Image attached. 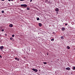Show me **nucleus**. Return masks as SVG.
Here are the masks:
<instances>
[{"label": "nucleus", "instance_id": "6e6552de", "mask_svg": "<svg viewBox=\"0 0 75 75\" xmlns=\"http://www.w3.org/2000/svg\"><path fill=\"white\" fill-rule=\"evenodd\" d=\"M39 25L40 26V27H41V26H42V24H41V23H39Z\"/></svg>", "mask_w": 75, "mask_h": 75}, {"label": "nucleus", "instance_id": "c756f323", "mask_svg": "<svg viewBox=\"0 0 75 75\" xmlns=\"http://www.w3.org/2000/svg\"><path fill=\"white\" fill-rule=\"evenodd\" d=\"M47 55H48V54L47 53Z\"/></svg>", "mask_w": 75, "mask_h": 75}, {"label": "nucleus", "instance_id": "9b49d317", "mask_svg": "<svg viewBox=\"0 0 75 75\" xmlns=\"http://www.w3.org/2000/svg\"><path fill=\"white\" fill-rule=\"evenodd\" d=\"M48 1V0H46V1H45V3H47Z\"/></svg>", "mask_w": 75, "mask_h": 75}, {"label": "nucleus", "instance_id": "dca6fc26", "mask_svg": "<svg viewBox=\"0 0 75 75\" xmlns=\"http://www.w3.org/2000/svg\"><path fill=\"white\" fill-rule=\"evenodd\" d=\"M10 40H13V38H10Z\"/></svg>", "mask_w": 75, "mask_h": 75}, {"label": "nucleus", "instance_id": "a878e982", "mask_svg": "<svg viewBox=\"0 0 75 75\" xmlns=\"http://www.w3.org/2000/svg\"><path fill=\"white\" fill-rule=\"evenodd\" d=\"M11 0H8V1H10Z\"/></svg>", "mask_w": 75, "mask_h": 75}, {"label": "nucleus", "instance_id": "2eb2a0df", "mask_svg": "<svg viewBox=\"0 0 75 75\" xmlns=\"http://www.w3.org/2000/svg\"><path fill=\"white\" fill-rule=\"evenodd\" d=\"M37 19V20H40V18H38Z\"/></svg>", "mask_w": 75, "mask_h": 75}, {"label": "nucleus", "instance_id": "7ed1b4c3", "mask_svg": "<svg viewBox=\"0 0 75 75\" xmlns=\"http://www.w3.org/2000/svg\"><path fill=\"white\" fill-rule=\"evenodd\" d=\"M4 48V47H3V46H1L0 47V49L1 50H2V51H3V49Z\"/></svg>", "mask_w": 75, "mask_h": 75}, {"label": "nucleus", "instance_id": "0eeeda50", "mask_svg": "<svg viewBox=\"0 0 75 75\" xmlns=\"http://www.w3.org/2000/svg\"><path fill=\"white\" fill-rule=\"evenodd\" d=\"M65 28H62V31H64L65 30Z\"/></svg>", "mask_w": 75, "mask_h": 75}, {"label": "nucleus", "instance_id": "c85d7f7f", "mask_svg": "<svg viewBox=\"0 0 75 75\" xmlns=\"http://www.w3.org/2000/svg\"><path fill=\"white\" fill-rule=\"evenodd\" d=\"M1 29L0 30V31H1Z\"/></svg>", "mask_w": 75, "mask_h": 75}, {"label": "nucleus", "instance_id": "423d86ee", "mask_svg": "<svg viewBox=\"0 0 75 75\" xmlns=\"http://www.w3.org/2000/svg\"><path fill=\"white\" fill-rule=\"evenodd\" d=\"M15 59H16L17 61H19L20 60V59L18 58H17L16 57L15 58Z\"/></svg>", "mask_w": 75, "mask_h": 75}, {"label": "nucleus", "instance_id": "4be33fe9", "mask_svg": "<svg viewBox=\"0 0 75 75\" xmlns=\"http://www.w3.org/2000/svg\"><path fill=\"white\" fill-rule=\"evenodd\" d=\"M65 25H68V23H66L65 24Z\"/></svg>", "mask_w": 75, "mask_h": 75}, {"label": "nucleus", "instance_id": "473e14b6", "mask_svg": "<svg viewBox=\"0 0 75 75\" xmlns=\"http://www.w3.org/2000/svg\"><path fill=\"white\" fill-rule=\"evenodd\" d=\"M6 34H5L6 35Z\"/></svg>", "mask_w": 75, "mask_h": 75}, {"label": "nucleus", "instance_id": "a211bd4d", "mask_svg": "<svg viewBox=\"0 0 75 75\" xmlns=\"http://www.w3.org/2000/svg\"><path fill=\"white\" fill-rule=\"evenodd\" d=\"M1 12L2 13H4V11H2Z\"/></svg>", "mask_w": 75, "mask_h": 75}, {"label": "nucleus", "instance_id": "412c9836", "mask_svg": "<svg viewBox=\"0 0 75 75\" xmlns=\"http://www.w3.org/2000/svg\"><path fill=\"white\" fill-rule=\"evenodd\" d=\"M73 69H75V67H73Z\"/></svg>", "mask_w": 75, "mask_h": 75}, {"label": "nucleus", "instance_id": "4468645a", "mask_svg": "<svg viewBox=\"0 0 75 75\" xmlns=\"http://www.w3.org/2000/svg\"><path fill=\"white\" fill-rule=\"evenodd\" d=\"M61 39H63L64 37H63V36L61 37Z\"/></svg>", "mask_w": 75, "mask_h": 75}, {"label": "nucleus", "instance_id": "20e7f679", "mask_svg": "<svg viewBox=\"0 0 75 75\" xmlns=\"http://www.w3.org/2000/svg\"><path fill=\"white\" fill-rule=\"evenodd\" d=\"M56 11H59V9L58 8H56L55 9Z\"/></svg>", "mask_w": 75, "mask_h": 75}, {"label": "nucleus", "instance_id": "1a4fd4ad", "mask_svg": "<svg viewBox=\"0 0 75 75\" xmlns=\"http://www.w3.org/2000/svg\"><path fill=\"white\" fill-rule=\"evenodd\" d=\"M9 27H13V24H11L9 25Z\"/></svg>", "mask_w": 75, "mask_h": 75}, {"label": "nucleus", "instance_id": "39448f33", "mask_svg": "<svg viewBox=\"0 0 75 75\" xmlns=\"http://www.w3.org/2000/svg\"><path fill=\"white\" fill-rule=\"evenodd\" d=\"M66 69H67V70H70V68L69 67H67L66 68Z\"/></svg>", "mask_w": 75, "mask_h": 75}, {"label": "nucleus", "instance_id": "9d476101", "mask_svg": "<svg viewBox=\"0 0 75 75\" xmlns=\"http://www.w3.org/2000/svg\"><path fill=\"white\" fill-rule=\"evenodd\" d=\"M67 49H68L69 50L70 49V47H69V46H67Z\"/></svg>", "mask_w": 75, "mask_h": 75}, {"label": "nucleus", "instance_id": "aec40b11", "mask_svg": "<svg viewBox=\"0 0 75 75\" xmlns=\"http://www.w3.org/2000/svg\"><path fill=\"white\" fill-rule=\"evenodd\" d=\"M1 31H2V32H3V31H4V29H2Z\"/></svg>", "mask_w": 75, "mask_h": 75}, {"label": "nucleus", "instance_id": "5701e85b", "mask_svg": "<svg viewBox=\"0 0 75 75\" xmlns=\"http://www.w3.org/2000/svg\"><path fill=\"white\" fill-rule=\"evenodd\" d=\"M0 58H2V56H1L0 55Z\"/></svg>", "mask_w": 75, "mask_h": 75}, {"label": "nucleus", "instance_id": "b1692460", "mask_svg": "<svg viewBox=\"0 0 75 75\" xmlns=\"http://www.w3.org/2000/svg\"><path fill=\"white\" fill-rule=\"evenodd\" d=\"M20 1H24V0H20Z\"/></svg>", "mask_w": 75, "mask_h": 75}, {"label": "nucleus", "instance_id": "f03ea898", "mask_svg": "<svg viewBox=\"0 0 75 75\" xmlns=\"http://www.w3.org/2000/svg\"><path fill=\"white\" fill-rule=\"evenodd\" d=\"M32 70H33V71H35V72H37V71H38V70L37 69H32Z\"/></svg>", "mask_w": 75, "mask_h": 75}, {"label": "nucleus", "instance_id": "393cba45", "mask_svg": "<svg viewBox=\"0 0 75 75\" xmlns=\"http://www.w3.org/2000/svg\"><path fill=\"white\" fill-rule=\"evenodd\" d=\"M32 0H30V2H31V1H32Z\"/></svg>", "mask_w": 75, "mask_h": 75}, {"label": "nucleus", "instance_id": "2f4dec72", "mask_svg": "<svg viewBox=\"0 0 75 75\" xmlns=\"http://www.w3.org/2000/svg\"><path fill=\"white\" fill-rule=\"evenodd\" d=\"M6 34H5L6 35Z\"/></svg>", "mask_w": 75, "mask_h": 75}, {"label": "nucleus", "instance_id": "f8f14e48", "mask_svg": "<svg viewBox=\"0 0 75 75\" xmlns=\"http://www.w3.org/2000/svg\"><path fill=\"white\" fill-rule=\"evenodd\" d=\"M54 39H53V38L51 40V41H54Z\"/></svg>", "mask_w": 75, "mask_h": 75}, {"label": "nucleus", "instance_id": "cd10ccee", "mask_svg": "<svg viewBox=\"0 0 75 75\" xmlns=\"http://www.w3.org/2000/svg\"><path fill=\"white\" fill-rule=\"evenodd\" d=\"M2 1H4V0H1Z\"/></svg>", "mask_w": 75, "mask_h": 75}, {"label": "nucleus", "instance_id": "f257e3e1", "mask_svg": "<svg viewBox=\"0 0 75 75\" xmlns=\"http://www.w3.org/2000/svg\"><path fill=\"white\" fill-rule=\"evenodd\" d=\"M21 7H26L27 5L26 4H22L21 5Z\"/></svg>", "mask_w": 75, "mask_h": 75}, {"label": "nucleus", "instance_id": "ddd939ff", "mask_svg": "<svg viewBox=\"0 0 75 75\" xmlns=\"http://www.w3.org/2000/svg\"><path fill=\"white\" fill-rule=\"evenodd\" d=\"M27 9L28 10H30V8L28 7H27Z\"/></svg>", "mask_w": 75, "mask_h": 75}, {"label": "nucleus", "instance_id": "6ab92c4d", "mask_svg": "<svg viewBox=\"0 0 75 75\" xmlns=\"http://www.w3.org/2000/svg\"><path fill=\"white\" fill-rule=\"evenodd\" d=\"M44 64H47V62H44Z\"/></svg>", "mask_w": 75, "mask_h": 75}, {"label": "nucleus", "instance_id": "bb28decb", "mask_svg": "<svg viewBox=\"0 0 75 75\" xmlns=\"http://www.w3.org/2000/svg\"><path fill=\"white\" fill-rule=\"evenodd\" d=\"M57 14H58V12H57Z\"/></svg>", "mask_w": 75, "mask_h": 75}, {"label": "nucleus", "instance_id": "7c9ffc66", "mask_svg": "<svg viewBox=\"0 0 75 75\" xmlns=\"http://www.w3.org/2000/svg\"><path fill=\"white\" fill-rule=\"evenodd\" d=\"M11 1H13V0H11Z\"/></svg>", "mask_w": 75, "mask_h": 75}, {"label": "nucleus", "instance_id": "f3484780", "mask_svg": "<svg viewBox=\"0 0 75 75\" xmlns=\"http://www.w3.org/2000/svg\"><path fill=\"white\" fill-rule=\"evenodd\" d=\"M12 36V37H14V35H13Z\"/></svg>", "mask_w": 75, "mask_h": 75}]
</instances>
